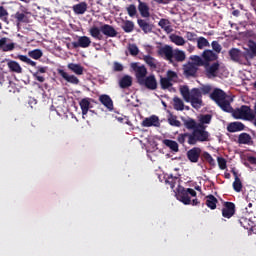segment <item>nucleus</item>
<instances>
[{
  "label": "nucleus",
  "instance_id": "79ce46f5",
  "mask_svg": "<svg viewBox=\"0 0 256 256\" xmlns=\"http://www.w3.org/2000/svg\"><path fill=\"white\" fill-rule=\"evenodd\" d=\"M190 59L193 61L192 63L195 67H205V62L202 56L194 55L191 56Z\"/></svg>",
  "mask_w": 256,
  "mask_h": 256
},
{
  "label": "nucleus",
  "instance_id": "412c9836",
  "mask_svg": "<svg viewBox=\"0 0 256 256\" xmlns=\"http://www.w3.org/2000/svg\"><path fill=\"white\" fill-rule=\"evenodd\" d=\"M249 50L244 52L246 59H254L256 57V43L253 40L248 41Z\"/></svg>",
  "mask_w": 256,
  "mask_h": 256
},
{
  "label": "nucleus",
  "instance_id": "bf43d9fd",
  "mask_svg": "<svg viewBox=\"0 0 256 256\" xmlns=\"http://www.w3.org/2000/svg\"><path fill=\"white\" fill-rule=\"evenodd\" d=\"M212 116L211 114H205L200 117V123H204L205 125H209L211 123Z\"/></svg>",
  "mask_w": 256,
  "mask_h": 256
},
{
  "label": "nucleus",
  "instance_id": "7ed1b4c3",
  "mask_svg": "<svg viewBox=\"0 0 256 256\" xmlns=\"http://www.w3.org/2000/svg\"><path fill=\"white\" fill-rule=\"evenodd\" d=\"M89 33L97 41H103V35H106V37H117V30L109 24H104L100 28L93 26L90 28Z\"/></svg>",
  "mask_w": 256,
  "mask_h": 256
},
{
  "label": "nucleus",
  "instance_id": "e2e57ef3",
  "mask_svg": "<svg viewBox=\"0 0 256 256\" xmlns=\"http://www.w3.org/2000/svg\"><path fill=\"white\" fill-rule=\"evenodd\" d=\"M123 69H124L123 64H121L119 62L113 63V71H115L116 73L123 71Z\"/></svg>",
  "mask_w": 256,
  "mask_h": 256
},
{
  "label": "nucleus",
  "instance_id": "58836bf2",
  "mask_svg": "<svg viewBox=\"0 0 256 256\" xmlns=\"http://www.w3.org/2000/svg\"><path fill=\"white\" fill-rule=\"evenodd\" d=\"M158 25L161 27V29L166 31V33H171V22H169V20L162 18L158 22Z\"/></svg>",
  "mask_w": 256,
  "mask_h": 256
},
{
  "label": "nucleus",
  "instance_id": "69168bd1",
  "mask_svg": "<svg viewBox=\"0 0 256 256\" xmlns=\"http://www.w3.org/2000/svg\"><path fill=\"white\" fill-rule=\"evenodd\" d=\"M245 223H247V218H241L240 219V225L242 227H244V229H249V227L247 225H245Z\"/></svg>",
  "mask_w": 256,
  "mask_h": 256
},
{
  "label": "nucleus",
  "instance_id": "b1692460",
  "mask_svg": "<svg viewBox=\"0 0 256 256\" xmlns=\"http://www.w3.org/2000/svg\"><path fill=\"white\" fill-rule=\"evenodd\" d=\"M162 143L165 145V147H168L172 153H179V143H177V141L164 139Z\"/></svg>",
  "mask_w": 256,
  "mask_h": 256
},
{
  "label": "nucleus",
  "instance_id": "393cba45",
  "mask_svg": "<svg viewBox=\"0 0 256 256\" xmlns=\"http://www.w3.org/2000/svg\"><path fill=\"white\" fill-rule=\"evenodd\" d=\"M99 101L104 107H107L109 111H113V100L111 99V96L103 94L99 97Z\"/></svg>",
  "mask_w": 256,
  "mask_h": 256
},
{
  "label": "nucleus",
  "instance_id": "f704fd0d",
  "mask_svg": "<svg viewBox=\"0 0 256 256\" xmlns=\"http://www.w3.org/2000/svg\"><path fill=\"white\" fill-rule=\"evenodd\" d=\"M172 59H174L178 63H183V61L186 59V55L183 50L175 49L172 54Z\"/></svg>",
  "mask_w": 256,
  "mask_h": 256
},
{
  "label": "nucleus",
  "instance_id": "13d9d810",
  "mask_svg": "<svg viewBox=\"0 0 256 256\" xmlns=\"http://www.w3.org/2000/svg\"><path fill=\"white\" fill-rule=\"evenodd\" d=\"M217 161L219 169L225 171V169H227V160H225L223 157H218Z\"/></svg>",
  "mask_w": 256,
  "mask_h": 256
},
{
  "label": "nucleus",
  "instance_id": "6e6d98bb",
  "mask_svg": "<svg viewBox=\"0 0 256 256\" xmlns=\"http://www.w3.org/2000/svg\"><path fill=\"white\" fill-rule=\"evenodd\" d=\"M202 157L204 161H207V163H209V165H215V159H213V156H211L209 152H204Z\"/></svg>",
  "mask_w": 256,
  "mask_h": 256
},
{
  "label": "nucleus",
  "instance_id": "3c124183",
  "mask_svg": "<svg viewBox=\"0 0 256 256\" xmlns=\"http://www.w3.org/2000/svg\"><path fill=\"white\" fill-rule=\"evenodd\" d=\"M128 51L132 57H137V55H139V47H137V44H129Z\"/></svg>",
  "mask_w": 256,
  "mask_h": 256
},
{
  "label": "nucleus",
  "instance_id": "6ab92c4d",
  "mask_svg": "<svg viewBox=\"0 0 256 256\" xmlns=\"http://www.w3.org/2000/svg\"><path fill=\"white\" fill-rule=\"evenodd\" d=\"M239 131H245V124L242 122H231L227 125L228 133H238Z\"/></svg>",
  "mask_w": 256,
  "mask_h": 256
},
{
  "label": "nucleus",
  "instance_id": "ea45409f",
  "mask_svg": "<svg viewBox=\"0 0 256 256\" xmlns=\"http://www.w3.org/2000/svg\"><path fill=\"white\" fill-rule=\"evenodd\" d=\"M12 17L16 19V23L18 26L21 25V23H27V15H25V13L16 12L14 15H12Z\"/></svg>",
  "mask_w": 256,
  "mask_h": 256
},
{
  "label": "nucleus",
  "instance_id": "39448f33",
  "mask_svg": "<svg viewBox=\"0 0 256 256\" xmlns=\"http://www.w3.org/2000/svg\"><path fill=\"white\" fill-rule=\"evenodd\" d=\"M176 197L178 201H181L184 205H191V197H197V192L192 188L179 186Z\"/></svg>",
  "mask_w": 256,
  "mask_h": 256
},
{
  "label": "nucleus",
  "instance_id": "a878e982",
  "mask_svg": "<svg viewBox=\"0 0 256 256\" xmlns=\"http://www.w3.org/2000/svg\"><path fill=\"white\" fill-rule=\"evenodd\" d=\"M138 11L141 15V17L147 18L151 16V13H149V6L147 3L142 2L141 0H138Z\"/></svg>",
  "mask_w": 256,
  "mask_h": 256
},
{
  "label": "nucleus",
  "instance_id": "6e6552de",
  "mask_svg": "<svg viewBox=\"0 0 256 256\" xmlns=\"http://www.w3.org/2000/svg\"><path fill=\"white\" fill-rule=\"evenodd\" d=\"M221 65L219 62L204 64L205 75L208 79H215V77H219V68Z\"/></svg>",
  "mask_w": 256,
  "mask_h": 256
},
{
  "label": "nucleus",
  "instance_id": "7c9ffc66",
  "mask_svg": "<svg viewBox=\"0 0 256 256\" xmlns=\"http://www.w3.org/2000/svg\"><path fill=\"white\" fill-rule=\"evenodd\" d=\"M137 23L144 33H151L153 31V25L147 22V20L138 19Z\"/></svg>",
  "mask_w": 256,
  "mask_h": 256
},
{
  "label": "nucleus",
  "instance_id": "bb28decb",
  "mask_svg": "<svg viewBox=\"0 0 256 256\" xmlns=\"http://www.w3.org/2000/svg\"><path fill=\"white\" fill-rule=\"evenodd\" d=\"M238 143L239 145H253V138L248 133H241L238 136Z\"/></svg>",
  "mask_w": 256,
  "mask_h": 256
},
{
  "label": "nucleus",
  "instance_id": "cd10ccee",
  "mask_svg": "<svg viewBox=\"0 0 256 256\" xmlns=\"http://www.w3.org/2000/svg\"><path fill=\"white\" fill-rule=\"evenodd\" d=\"M219 203V200L213 195L209 194L206 196V206L208 209H211L214 211V209H217V204Z\"/></svg>",
  "mask_w": 256,
  "mask_h": 256
},
{
  "label": "nucleus",
  "instance_id": "a211bd4d",
  "mask_svg": "<svg viewBox=\"0 0 256 256\" xmlns=\"http://www.w3.org/2000/svg\"><path fill=\"white\" fill-rule=\"evenodd\" d=\"M58 75H61L67 83H71L72 85H79V78L75 75H69L65 70L58 69Z\"/></svg>",
  "mask_w": 256,
  "mask_h": 256
},
{
  "label": "nucleus",
  "instance_id": "473e14b6",
  "mask_svg": "<svg viewBox=\"0 0 256 256\" xmlns=\"http://www.w3.org/2000/svg\"><path fill=\"white\" fill-rule=\"evenodd\" d=\"M68 69H70L72 73H75V75H83V71H85V68L81 66V64L75 63L68 64Z\"/></svg>",
  "mask_w": 256,
  "mask_h": 256
},
{
  "label": "nucleus",
  "instance_id": "2f4dec72",
  "mask_svg": "<svg viewBox=\"0 0 256 256\" xmlns=\"http://www.w3.org/2000/svg\"><path fill=\"white\" fill-rule=\"evenodd\" d=\"M76 15H83L87 11V2H80L72 7Z\"/></svg>",
  "mask_w": 256,
  "mask_h": 256
},
{
  "label": "nucleus",
  "instance_id": "e433bc0d",
  "mask_svg": "<svg viewBox=\"0 0 256 256\" xmlns=\"http://www.w3.org/2000/svg\"><path fill=\"white\" fill-rule=\"evenodd\" d=\"M170 41L172 43H174L175 45H178V47H181L183 45H185V38H183V36H179L177 34H172L170 36Z\"/></svg>",
  "mask_w": 256,
  "mask_h": 256
},
{
  "label": "nucleus",
  "instance_id": "de8ad7c7",
  "mask_svg": "<svg viewBox=\"0 0 256 256\" xmlns=\"http://www.w3.org/2000/svg\"><path fill=\"white\" fill-rule=\"evenodd\" d=\"M28 55L32 58V59H41L43 57V51H41V49H34L32 51L28 52Z\"/></svg>",
  "mask_w": 256,
  "mask_h": 256
},
{
  "label": "nucleus",
  "instance_id": "2eb2a0df",
  "mask_svg": "<svg viewBox=\"0 0 256 256\" xmlns=\"http://www.w3.org/2000/svg\"><path fill=\"white\" fill-rule=\"evenodd\" d=\"M91 45V38L87 36H80L78 38V41L72 42L73 49H79L81 47L82 49H87V47H90Z\"/></svg>",
  "mask_w": 256,
  "mask_h": 256
},
{
  "label": "nucleus",
  "instance_id": "f3484780",
  "mask_svg": "<svg viewBox=\"0 0 256 256\" xmlns=\"http://www.w3.org/2000/svg\"><path fill=\"white\" fill-rule=\"evenodd\" d=\"M184 69V75L186 77H195L197 75V71H199V68L193 64V62H188L183 66Z\"/></svg>",
  "mask_w": 256,
  "mask_h": 256
},
{
  "label": "nucleus",
  "instance_id": "9b49d317",
  "mask_svg": "<svg viewBox=\"0 0 256 256\" xmlns=\"http://www.w3.org/2000/svg\"><path fill=\"white\" fill-rule=\"evenodd\" d=\"M139 85H144L146 89L155 91V89H157V79L155 78V75H150L139 82Z\"/></svg>",
  "mask_w": 256,
  "mask_h": 256
},
{
  "label": "nucleus",
  "instance_id": "20e7f679",
  "mask_svg": "<svg viewBox=\"0 0 256 256\" xmlns=\"http://www.w3.org/2000/svg\"><path fill=\"white\" fill-rule=\"evenodd\" d=\"M230 113H232L234 119H243L244 121H253L255 119V112L247 105H242L236 109L232 108Z\"/></svg>",
  "mask_w": 256,
  "mask_h": 256
},
{
  "label": "nucleus",
  "instance_id": "774afa93",
  "mask_svg": "<svg viewBox=\"0 0 256 256\" xmlns=\"http://www.w3.org/2000/svg\"><path fill=\"white\" fill-rule=\"evenodd\" d=\"M0 85H5V74L0 72Z\"/></svg>",
  "mask_w": 256,
  "mask_h": 256
},
{
  "label": "nucleus",
  "instance_id": "4d7b16f0",
  "mask_svg": "<svg viewBox=\"0 0 256 256\" xmlns=\"http://www.w3.org/2000/svg\"><path fill=\"white\" fill-rule=\"evenodd\" d=\"M127 13L129 17H135V15H137V7L135 4H131L127 7Z\"/></svg>",
  "mask_w": 256,
  "mask_h": 256
},
{
  "label": "nucleus",
  "instance_id": "4c0bfd02",
  "mask_svg": "<svg viewBox=\"0 0 256 256\" xmlns=\"http://www.w3.org/2000/svg\"><path fill=\"white\" fill-rule=\"evenodd\" d=\"M198 49H205V47H211L209 40L207 38L200 36L196 40Z\"/></svg>",
  "mask_w": 256,
  "mask_h": 256
},
{
  "label": "nucleus",
  "instance_id": "ddd939ff",
  "mask_svg": "<svg viewBox=\"0 0 256 256\" xmlns=\"http://www.w3.org/2000/svg\"><path fill=\"white\" fill-rule=\"evenodd\" d=\"M175 50H173V47L169 46V45H165L164 47H161L158 50V55H160V57H165V59L167 61H170V63H173V53Z\"/></svg>",
  "mask_w": 256,
  "mask_h": 256
},
{
  "label": "nucleus",
  "instance_id": "a19ab883",
  "mask_svg": "<svg viewBox=\"0 0 256 256\" xmlns=\"http://www.w3.org/2000/svg\"><path fill=\"white\" fill-rule=\"evenodd\" d=\"M178 176H173V174H170L167 179L165 180L166 185H170L171 189H175V185H177L179 181Z\"/></svg>",
  "mask_w": 256,
  "mask_h": 256
},
{
  "label": "nucleus",
  "instance_id": "4be33fe9",
  "mask_svg": "<svg viewBox=\"0 0 256 256\" xmlns=\"http://www.w3.org/2000/svg\"><path fill=\"white\" fill-rule=\"evenodd\" d=\"M80 109L82 111V117L85 119V115L89 113V109H91V99L90 98H83L80 102Z\"/></svg>",
  "mask_w": 256,
  "mask_h": 256
},
{
  "label": "nucleus",
  "instance_id": "09e8293b",
  "mask_svg": "<svg viewBox=\"0 0 256 256\" xmlns=\"http://www.w3.org/2000/svg\"><path fill=\"white\" fill-rule=\"evenodd\" d=\"M166 78L168 81L172 83H177V80L179 79V76L176 74L175 71L168 70L166 74Z\"/></svg>",
  "mask_w": 256,
  "mask_h": 256
},
{
  "label": "nucleus",
  "instance_id": "8fccbe9b",
  "mask_svg": "<svg viewBox=\"0 0 256 256\" xmlns=\"http://www.w3.org/2000/svg\"><path fill=\"white\" fill-rule=\"evenodd\" d=\"M233 189L236 191V193H241L243 189V183H241V179L239 177H236V180H234Z\"/></svg>",
  "mask_w": 256,
  "mask_h": 256
},
{
  "label": "nucleus",
  "instance_id": "9d476101",
  "mask_svg": "<svg viewBox=\"0 0 256 256\" xmlns=\"http://www.w3.org/2000/svg\"><path fill=\"white\" fill-rule=\"evenodd\" d=\"M186 157L190 163H199V158L201 157V148L193 147L187 151Z\"/></svg>",
  "mask_w": 256,
  "mask_h": 256
},
{
  "label": "nucleus",
  "instance_id": "338daca9",
  "mask_svg": "<svg viewBox=\"0 0 256 256\" xmlns=\"http://www.w3.org/2000/svg\"><path fill=\"white\" fill-rule=\"evenodd\" d=\"M248 162H250L251 165L256 166V157H254V156L248 157Z\"/></svg>",
  "mask_w": 256,
  "mask_h": 256
},
{
  "label": "nucleus",
  "instance_id": "423d86ee",
  "mask_svg": "<svg viewBox=\"0 0 256 256\" xmlns=\"http://www.w3.org/2000/svg\"><path fill=\"white\" fill-rule=\"evenodd\" d=\"M177 141L180 143V145H185V143L188 145H196L199 143V139L195 135V132L180 133L177 136Z\"/></svg>",
  "mask_w": 256,
  "mask_h": 256
},
{
  "label": "nucleus",
  "instance_id": "f257e3e1",
  "mask_svg": "<svg viewBox=\"0 0 256 256\" xmlns=\"http://www.w3.org/2000/svg\"><path fill=\"white\" fill-rule=\"evenodd\" d=\"M180 93L186 101V103H191L194 109H201L203 107V95H201V90L199 88H193L189 90V86H182L180 88Z\"/></svg>",
  "mask_w": 256,
  "mask_h": 256
},
{
  "label": "nucleus",
  "instance_id": "72a5a7b5",
  "mask_svg": "<svg viewBox=\"0 0 256 256\" xmlns=\"http://www.w3.org/2000/svg\"><path fill=\"white\" fill-rule=\"evenodd\" d=\"M7 65L12 73H23V68H21L17 61L10 60Z\"/></svg>",
  "mask_w": 256,
  "mask_h": 256
},
{
  "label": "nucleus",
  "instance_id": "c9c22d12",
  "mask_svg": "<svg viewBox=\"0 0 256 256\" xmlns=\"http://www.w3.org/2000/svg\"><path fill=\"white\" fill-rule=\"evenodd\" d=\"M184 127L188 129L189 131H195L197 127V121L193 118H188L183 120Z\"/></svg>",
  "mask_w": 256,
  "mask_h": 256
},
{
  "label": "nucleus",
  "instance_id": "dca6fc26",
  "mask_svg": "<svg viewBox=\"0 0 256 256\" xmlns=\"http://www.w3.org/2000/svg\"><path fill=\"white\" fill-rule=\"evenodd\" d=\"M141 125L142 127H160L161 122H159V117L152 115L148 118H145Z\"/></svg>",
  "mask_w": 256,
  "mask_h": 256
},
{
  "label": "nucleus",
  "instance_id": "a18cd8bd",
  "mask_svg": "<svg viewBox=\"0 0 256 256\" xmlns=\"http://www.w3.org/2000/svg\"><path fill=\"white\" fill-rule=\"evenodd\" d=\"M122 29L125 33H132V31L135 29V24L131 20H126L122 26Z\"/></svg>",
  "mask_w": 256,
  "mask_h": 256
},
{
  "label": "nucleus",
  "instance_id": "aec40b11",
  "mask_svg": "<svg viewBox=\"0 0 256 256\" xmlns=\"http://www.w3.org/2000/svg\"><path fill=\"white\" fill-rule=\"evenodd\" d=\"M36 71L32 73V77L39 83H45V76H41V73H47V67L37 66Z\"/></svg>",
  "mask_w": 256,
  "mask_h": 256
},
{
  "label": "nucleus",
  "instance_id": "1a4fd4ad",
  "mask_svg": "<svg viewBox=\"0 0 256 256\" xmlns=\"http://www.w3.org/2000/svg\"><path fill=\"white\" fill-rule=\"evenodd\" d=\"M235 203L233 202H224L222 208V217L225 219H231L235 215Z\"/></svg>",
  "mask_w": 256,
  "mask_h": 256
},
{
  "label": "nucleus",
  "instance_id": "49530a36",
  "mask_svg": "<svg viewBox=\"0 0 256 256\" xmlns=\"http://www.w3.org/2000/svg\"><path fill=\"white\" fill-rule=\"evenodd\" d=\"M18 59L27 65H31V67H37V62L31 60L29 57L25 55H18Z\"/></svg>",
  "mask_w": 256,
  "mask_h": 256
},
{
  "label": "nucleus",
  "instance_id": "c03bdc74",
  "mask_svg": "<svg viewBox=\"0 0 256 256\" xmlns=\"http://www.w3.org/2000/svg\"><path fill=\"white\" fill-rule=\"evenodd\" d=\"M144 61L151 69H157V61L151 55L144 56Z\"/></svg>",
  "mask_w": 256,
  "mask_h": 256
},
{
  "label": "nucleus",
  "instance_id": "864d4df0",
  "mask_svg": "<svg viewBox=\"0 0 256 256\" xmlns=\"http://www.w3.org/2000/svg\"><path fill=\"white\" fill-rule=\"evenodd\" d=\"M211 47H212V49H213L212 51H213L214 53H217L218 55H219V53H221V51H222V49H223V47H221V44H219L218 41H212Z\"/></svg>",
  "mask_w": 256,
  "mask_h": 256
},
{
  "label": "nucleus",
  "instance_id": "0eeeda50",
  "mask_svg": "<svg viewBox=\"0 0 256 256\" xmlns=\"http://www.w3.org/2000/svg\"><path fill=\"white\" fill-rule=\"evenodd\" d=\"M205 129H207L205 123L196 122V129L192 131V133H195V136L198 139L199 143H205V141H209V133Z\"/></svg>",
  "mask_w": 256,
  "mask_h": 256
},
{
  "label": "nucleus",
  "instance_id": "5fc2aeb1",
  "mask_svg": "<svg viewBox=\"0 0 256 256\" xmlns=\"http://www.w3.org/2000/svg\"><path fill=\"white\" fill-rule=\"evenodd\" d=\"M199 91L201 95H209L211 91H213V87H211V85H203L200 87Z\"/></svg>",
  "mask_w": 256,
  "mask_h": 256
},
{
  "label": "nucleus",
  "instance_id": "680f3d73",
  "mask_svg": "<svg viewBox=\"0 0 256 256\" xmlns=\"http://www.w3.org/2000/svg\"><path fill=\"white\" fill-rule=\"evenodd\" d=\"M186 39L192 41V43H196L198 39L197 34L195 32H186Z\"/></svg>",
  "mask_w": 256,
  "mask_h": 256
},
{
  "label": "nucleus",
  "instance_id": "603ef678",
  "mask_svg": "<svg viewBox=\"0 0 256 256\" xmlns=\"http://www.w3.org/2000/svg\"><path fill=\"white\" fill-rule=\"evenodd\" d=\"M160 85L162 89H169V87H173V82L168 80L166 77H162L160 79Z\"/></svg>",
  "mask_w": 256,
  "mask_h": 256
},
{
  "label": "nucleus",
  "instance_id": "c85d7f7f",
  "mask_svg": "<svg viewBox=\"0 0 256 256\" xmlns=\"http://www.w3.org/2000/svg\"><path fill=\"white\" fill-rule=\"evenodd\" d=\"M131 85H133V78L129 75H125L119 80V87L121 89H128Z\"/></svg>",
  "mask_w": 256,
  "mask_h": 256
},
{
  "label": "nucleus",
  "instance_id": "f03ea898",
  "mask_svg": "<svg viewBox=\"0 0 256 256\" xmlns=\"http://www.w3.org/2000/svg\"><path fill=\"white\" fill-rule=\"evenodd\" d=\"M210 99H212V101H215L216 105H218V107H220V109L225 113L233 112L231 101L227 99V93H225V91L219 88H215L210 94Z\"/></svg>",
  "mask_w": 256,
  "mask_h": 256
},
{
  "label": "nucleus",
  "instance_id": "4468645a",
  "mask_svg": "<svg viewBox=\"0 0 256 256\" xmlns=\"http://www.w3.org/2000/svg\"><path fill=\"white\" fill-rule=\"evenodd\" d=\"M201 57L205 62V65H208L209 63L217 61V59H219V55L215 53L213 50L209 49L204 50L201 54Z\"/></svg>",
  "mask_w": 256,
  "mask_h": 256
},
{
  "label": "nucleus",
  "instance_id": "37998d69",
  "mask_svg": "<svg viewBox=\"0 0 256 256\" xmlns=\"http://www.w3.org/2000/svg\"><path fill=\"white\" fill-rule=\"evenodd\" d=\"M173 101H174V109L176 111H183L185 109V103H183V100H181V98L174 97Z\"/></svg>",
  "mask_w": 256,
  "mask_h": 256
},
{
  "label": "nucleus",
  "instance_id": "0e129e2a",
  "mask_svg": "<svg viewBox=\"0 0 256 256\" xmlns=\"http://www.w3.org/2000/svg\"><path fill=\"white\" fill-rule=\"evenodd\" d=\"M9 12H7V9L5 7L0 6V19H3V17H8Z\"/></svg>",
  "mask_w": 256,
  "mask_h": 256
},
{
  "label": "nucleus",
  "instance_id": "f8f14e48",
  "mask_svg": "<svg viewBox=\"0 0 256 256\" xmlns=\"http://www.w3.org/2000/svg\"><path fill=\"white\" fill-rule=\"evenodd\" d=\"M132 69L136 73L138 83H141L145 79V77H147V68L145 66H139L137 65V63H133Z\"/></svg>",
  "mask_w": 256,
  "mask_h": 256
},
{
  "label": "nucleus",
  "instance_id": "052dcab7",
  "mask_svg": "<svg viewBox=\"0 0 256 256\" xmlns=\"http://www.w3.org/2000/svg\"><path fill=\"white\" fill-rule=\"evenodd\" d=\"M169 125L172 127H181V121L177 120V117H171L168 119Z\"/></svg>",
  "mask_w": 256,
  "mask_h": 256
},
{
  "label": "nucleus",
  "instance_id": "5701e85b",
  "mask_svg": "<svg viewBox=\"0 0 256 256\" xmlns=\"http://www.w3.org/2000/svg\"><path fill=\"white\" fill-rule=\"evenodd\" d=\"M228 54L231 60L235 61L236 63H239V61H241V57H245V53H241V50L237 48H231Z\"/></svg>",
  "mask_w": 256,
  "mask_h": 256
},
{
  "label": "nucleus",
  "instance_id": "c756f323",
  "mask_svg": "<svg viewBox=\"0 0 256 256\" xmlns=\"http://www.w3.org/2000/svg\"><path fill=\"white\" fill-rule=\"evenodd\" d=\"M15 49V43L7 44V38L3 37L0 39V50L7 53V51H13Z\"/></svg>",
  "mask_w": 256,
  "mask_h": 256
}]
</instances>
